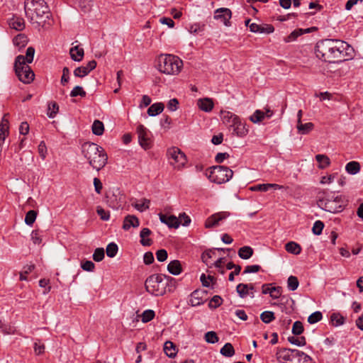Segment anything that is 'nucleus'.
Returning a JSON list of instances; mask_svg holds the SVG:
<instances>
[{
	"label": "nucleus",
	"instance_id": "obj_25",
	"mask_svg": "<svg viewBox=\"0 0 363 363\" xmlns=\"http://www.w3.org/2000/svg\"><path fill=\"white\" fill-rule=\"evenodd\" d=\"M164 351L167 356L174 358L177 352L175 345L171 341H167L164 345Z\"/></svg>",
	"mask_w": 363,
	"mask_h": 363
},
{
	"label": "nucleus",
	"instance_id": "obj_49",
	"mask_svg": "<svg viewBox=\"0 0 363 363\" xmlns=\"http://www.w3.org/2000/svg\"><path fill=\"white\" fill-rule=\"evenodd\" d=\"M303 332V325L301 321L294 322L292 327V333L294 335H299Z\"/></svg>",
	"mask_w": 363,
	"mask_h": 363
},
{
	"label": "nucleus",
	"instance_id": "obj_41",
	"mask_svg": "<svg viewBox=\"0 0 363 363\" xmlns=\"http://www.w3.org/2000/svg\"><path fill=\"white\" fill-rule=\"evenodd\" d=\"M288 341L297 346H304L306 344L305 337L302 336L300 337H296L294 336H290L288 337Z\"/></svg>",
	"mask_w": 363,
	"mask_h": 363
},
{
	"label": "nucleus",
	"instance_id": "obj_16",
	"mask_svg": "<svg viewBox=\"0 0 363 363\" xmlns=\"http://www.w3.org/2000/svg\"><path fill=\"white\" fill-rule=\"evenodd\" d=\"M159 216L160 221L167 225L169 228H177L179 226V219L174 216H166L160 213Z\"/></svg>",
	"mask_w": 363,
	"mask_h": 363
},
{
	"label": "nucleus",
	"instance_id": "obj_27",
	"mask_svg": "<svg viewBox=\"0 0 363 363\" xmlns=\"http://www.w3.org/2000/svg\"><path fill=\"white\" fill-rule=\"evenodd\" d=\"M285 250L291 254L299 255L301 252V247L299 244L290 241L285 245Z\"/></svg>",
	"mask_w": 363,
	"mask_h": 363
},
{
	"label": "nucleus",
	"instance_id": "obj_59",
	"mask_svg": "<svg viewBox=\"0 0 363 363\" xmlns=\"http://www.w3.org/2000/svg\"><path fill=\"white\" fill-rule=\"evenodd\" d=\"M167 252L164 249L159 250L156 252V257L159 262H164L167 259Z\"/></svg>",
	"mask_w": 363,
	"mask_h": 363
},
{
	"label": "nucleus",
	"instance_id": "obj_34",
	"mask_svg": "<svg viewBox=\"0 0 363 363\" xmlns=\"http://www.w3.org/2000/svg\"><path fill=\"white\" fill-rule=\"evenodd\" d=\"M200 280L204 287H209L211 283L212 286L216 283V279L213 276L208 275L206 277L205 274L201 275Z\"/></svg>",
	"mask_w": 363,
	"mask_h": 363
},
{
	"label": "nucleus",
	"instance_id": "obj_38",
	"mask_svg": "<svg viewBox=\"0 0 363 363\" xmlns=\"http://www.w3.org/2000/svg\"><path fill=\"white\" fill-rule=\"evenodd\" d=\"M118 245L114 242L109 243L106 249V252L108 257H114L118 252Z\"/></svg>",
	"mask_w": 363,
	"mask_h": 363
},
{
	"label": "nucleus",
	"instance_id": "obj_37",
	"mask_svg": "<svg viewBox=\"0 0 363 363\" xmlns=\"http://www.w3.org/2000/svg\"><path fill=\"white\" fill-rule=\"evenodd\" d=\"M330 320L334 326H340L345 323V318L340 313H333L330 316Z\"/></svg>",
	"mask_w": 363,
	"mask_h": 363
},
{
	"label": "nucleus",
	"instance_id": "obj_32",
	"mask_svg": "<svg viewBox=\"0 0 363 363\" xmlns=\"http://www.w3.org/2000/svg\"><path fill=\"white\" fill-rule=\"evenodd\" d=\"M220 354L227 357H231L235 354V350L231 343H225L220 349Z\"/></svg>",
	"mask_w": 363,
	"mask_h": 363
},
{
	"label": "nucleus",
	"instance_id": "obj_19",
	"mask_svg": "<svg viewBox=\"0 0 363 363\" xmlns=\"http://www.w3.org/2000/svg\"><path fill=\"white\" fill-rule=\"evenodd\" d=\"M152 234V231L147 228H144L140 233V243L143 246H150L152 244V240L148 237Z\"/></svg>",
	"mask_w": 363,
	"mask_h": 363
},
{
	"label": "nucleus",
	"instance_id": "obj_30",
	"mask_svg": "<svg viewBox=\"0 0 363 363\" xmlns=\"http://www.w3.org/2000/svg\"><path fill=\"white\" fill-rule=\"evenodd\" d=\"M345 170L350 174H356L360 171V164L356 161L350 162L346 164Z\"/></svg>",
	"mask_w": 363,
	"mask_h": 363
},
{
	"label": "nucleus",
	"instance_id": "obj_53",
	"mask_svg": "<svg viewBox=\"0 0 363 363\" xmlns=\"http://www.w3.org/2000/svg\"><path fill=\"white\" fill-rule=\"evenodd\" d=\"M96 213L102 220H108L110 218L109 211H105L101 206L96 207Z\"/></svg>",
	"mask_w": 363,
	"mask_h": 363
},
{
	"label": "nucleus",
	"instance_id": "obj_63",
	"mask_svg": "<svg viewBox=\"0 0 363 363\" xmlns=\"http://www.w3.org/2000/svg\"><path fill=\"white\" fill-rule=\"evenodd\" d=\"M81 267L84 271L93 272L95 268V264L91 261H86L82 264Z\"/></svg>",
	"mask_w": 363,
	"mask_h": 363
},
{
	"label": "nucleus",
	"instance_id": "obj_31",
	"mask_svg": "<svg viewBox=\"0 0 363 363\" xmlns=\"http://www.w3.org/2000/svg\"><path fill=\"white\" fill-rule=\"evenodd\" d=\"M92 133L96 135H101L104 132V123L99 120H95L91 126Z\"/></svg>",
	"mask_w": 363,
	"mask_h": 363
},
{
	"label": "nucleus",
	"instance_id": "obj_21",
	"mask_svg": "<svg viewBox=\"0 0 363 363\" xmlns=\"http://www.w3.org/2000/svg\"><path fill=\"white\" fill-rule=\"evenodd\" d=\"M9 26L16 30H23L25 28V21L21 17L13 16L9 21Z\"/></svg>",
	"mask_w": 363,
	"mask_h": 363
},
{
	"label": "nucleus",
	"instance_id": "obj_56",
	"mask_svg": "<svg viewBox=\"0 0 363 363\" xmlns=\"http://www.w3.org/2000/svg\"><path fill=\"white\" fill-rule=\"evenodd\" d=\"M89 74V72L86 70L84 66H81L77 67L74 70V75L77 77H84Z\"/></svg>",
	"mask_w": 363,
	"mask_h": 363
},
{
	"label": "nucleus",
	"instance_id": "obj_10",
	"mask_svg": "<svg viewBox=\"0 0 363 363\" xmlns=\"http://www.w3.org/2000/svg\"><path fill=\"white\" fill-rule=\"evenodd\" d=\"M167 155L170 160V164L177 169L183 167L187 162L185 154L177 147L169 148L167 150Z\"/></svg>",
	"mask_w": 363,
	"mask_h": 363
},
{
	"label": "nucleus",
	"instance_id": "obj_26",
	"mask_svg": "<svg viewBox=\"0 0 363 363\" xmlns=\"http://www.w3.org/2000/svg\"><path fill=\"white\" fill-rule=\"evenodd\" d=\"M315 160L318 162V168L320 169H325L330 164V158L325 155H316Z\"/></svg>",
	"mask_w": 363,
	"mask_h": 363
},
{
	"label": "nucleus",
	"instance_id": "obj_45",
	"mask_svg": "<svg viewBox=\"0 0 363 363\" xmlns=\"http://www.w3.org/2000/svg\"><path fill=\"white\" fill-rule=\"evenodd\" d=\"M86 95V91L80 86H74L70 92V96H72V97H76L78 96H80L82 97H85Z\"/></svg>",
	"mask_w": 363,
	"mask_h": 363
},
{
	"label": "nucleus",
	"instance_id": "obj_29",
	"mask_svg": "<svg viewBox=\"0 0 363 363\" xmlns=\"http://www.w3.org/2000/svg\"><path fill=\"white\" fill-rule=\"evenodd\" d=\"M254 250L250 246H244L239 249L238 256L243 259H248L253 255Z\"/></svg>",
	"mask_w": 363,
	"mask_h": 363
},
{
	"label": "nucleus",
	"instance_id": "obj_3",
	"mask_svg": "<svg viewBox=\"0 0 363 363\" xmlns=\"http://www.w3.org/2000/svg\"><path fill=\"white\" fill-rule=\"evenodd\" d=\"M82 154L89 164L97 172L102 169L108 162V155L105 150L100 145L90 142L82 144Z\"/></svg>",
	"mask_w": 363,
	"mask_h": 363
},
{
	"label": "nucleus",
	"instance_id": "obj_40",
	"mask_svg": "<svg viewBox=\"0 0 363 363\" xmlns=\"http://www.w3.org/2000/svg\"><path fill=\"white\" fill-rule=\"evenodd\" d=\"M299 285L298 280L296 277L290 276L287 280V286L290 291H295Z\"/></svg>",
	"mask_w": 363,
	"mask_h": 363
},
{
	"label": "nucleus",
	"instance_id": "obj_61",
	"mask_svg": "<svg viewBox=\"0 0 363 363\" xmlns=\"http://www.w3.org/2000/svg\"><path fill=\"white\" fill-rule=\"evenodd\" d=\"M259 265H248L245 267V270L243 272L244 274H250V273H256L259 271L260 269Z\"/></svg>",
	"mask_w": 363,
	"mask_h": 363
},
{
	"label": "nucleus",
	"instance_id": "obj_1",
	"mask_svg": "<svg viewBox=\"0 0 363 363\" xmlns=\"http://www.w3.org/2000/svg\"><path fill=\"white\" fill-rule=\"evenodd\" d=\"M351 47L340 40L325 39L315 46L316 57L324 62L337 63L346 60L347 50Z\"/></svg>",
	"mask_w": 363,
	"mask_h": 363
},
{
	"label": "nucleus",
	"instance_id": "obj_43",
	"mask_svg": "<svg viewBox=\"0 0 363 363\" xmlns=\"http://www.w3.org/2000/svg\"><path fill=\"white\" fill-rule=\"evenodd\" d=\"M236 290L239 296L241 298H244L248 294L249 285L245 284H239L236 287Z\"/></svg>",
	"mask_w": 363,
	"mask_h": 363
},
{
	"label": "nucleus",
	"instance_id": "obj_48",
	"mask_svg": "<svg viewBox=\"0 0 363 363\" xmlns=\"http://www.w3.org/2000/svg\"><path fill=\"white\" fill-rule=\"evenodd\" d=\"M155 311L152 310H145L142 314V321L143 323H147L152 320L155 317Z\"/></svg>",
	"mask_w": 363,
	"mask_h": 363
},
{
	"label": "nucleus",
	"instance_id": "obj_33",
	"mask_svg": "<svg viewBox=\"0 0 363 363\" xmlns=\"http://www.w3.org/2000/svg\"><path fill=\"white\" fill-rule=\"evenodd\" d=\"M58 111L59 106L55 101H51L48 104L47 115L49 118H55Z\"/></svg>",
	"mask_w": 363,
	"mask_h": 363
},
{
	"label": "nucleus",
	"instance_id": "obj_51",
	"mask_svg": "<svg viewBox=\"0 0 363 363\" xmlns=\"http://www.w3.org/2000/svg\"><path fill=\"white\" fill-rule=\"evenodd\" d=\"M324 223L321 220H316L313 224L312 231L315 235H319L322 233Z\"/></svg>",
	"mask_w": 363,
	"mask_h": 363
},
{
	"label": "nucleus",
	"instance_id": "obj_4",
	"mask_svg": "<svg viewBox=\"0 0 363 363\" xmlns=\"http://www.w3.org/2000/svg\"><path fill=\"white\" fill-rule=\"evenodd\" d=\"M182 67V60L176 55L161 54L157 58L158 70L165 74L177 75Z\"/></svg>",
	"mask_w": 363,
	"mask_h": 363
},
{
	"label": "nucleus",
	"instance_id": "obj_64",
	"mask_svg": "<svg viewBox=\"0 0 363 363\" xmlns=\"http://www.w3.org/2000/svg\"><path fill=\"white\" fill-rule=\"evenodd\" d=\"M29 125L27 122H22L19 126V133L21 135H26L29 133Z\"/></svg>",
	"mask_w": 363,
	"mask_h": 363
},
{
	"label": "nucleus",
	"instance_id": "obj_12",
	"mask_svg": "<svg viewBox=\"0 0 363 363\" xmlns=\"http://www.w3.org/2000/svg\"><path fill=\"white\" fill-rule=\"evenodd\" d=\"M137 133L140 145L145 149L147 150L151 147V139L150 137V131L142 124L137 127Z\"/></svg>",
	"mask_w": 363,
	"mask_h": 363
},
{
	"label": "nucleus",
	"instance_id": "obj_54",
	"mask_svg": "<svg viewBox=\"0 0 363 363\" xmlns=\"http://www.w3.org/2000/svg\"><path fill=\"white\" fill-rule=\"evenodd\" d=\"M303 34V30L302 29H297V30H294L293 32L291 33V34L289 35H288L286 38H285V42L286 43H289V42H291V41H294L295 40L298 36H300L301 35Z\"/></svg>",
	"mask_w": 363,
	"mask_h": 363
},
{
	"label": "nucleus",
	"instance_id": "obj_44",
	"mask_svg": "<svg viewBox=\"0 0 363 363\" xmlns=\"http://www.w3.org/2000/svg\"><path fill=\"white\" fill-rule=\"evenodd\" d=\"M323 318L322 313L320 311H315L311 314L308 318V322L310 324H314L321 320Z\"/></svg>",
	"mask_w": 363,
	"mask_h": 363
},
{
	"label": "nucleus",
	"instance_id": "obj_42",
	"mask_svg": "<svg viewBox=\"0 0 363 363\" xmlns=\"http://www.w3.org/2000/svg\"><path fill=\"white\" fill-rule=\"evenodd\" d=\"M37 217V212L33 210L29 211L25 217V223L28 225H31L35 222Z\"/></svg>",
	"mask_w": 363,
	"mask_h": 363
},
{
	"label": "nucleus",
	"instance_id": "obj_13",
	"mask_svg": "<svg viewBox=\"0 0 363 363\" xmlns=\"http://www.w3.org/2000/svg\"><path fill=\"white\" fill-rule=\"evenodd\" d=\"M230 216V213L227 211H221L214 213L209 216L205 221L206 228H212L217 226L220 221L227 218Z\"/></svg>",
	"mask_w": 363,
	"mask_h": 363
},
{
	"label": "nucleus",
	"instance_id": "obj_18",
	"mask_svg": "<svg viewBox=\"0 0 363 363\" xmlns=\"http://www.w3.org/2000/svg\"><path fill=\"white\" fill-rule=\"evenodd\" d=\"M197 105L201 110L205 112H210L214 106L213 100L209 98L199 99Z\"/></svg>",
	"mask_w": 363,
	"mask_h": 363
},
{
	"label": "nucleus",
	"instance_id": "obj_7",
	"mask_svg": "<svg viewBox=\"0 0 363 363\" xmlns=\"http://www.w3.org/2000/svg\"><path fill=\"white\" fill-rule=\"evenodd\" d=\"M165 275L152 274L145 282L146 291L154 296H162L166 292L167 283L164 281Z\"/></svg>",
	"mask_w": 363,
	"mask_h": 363
},
{
	"label": "nucleus",
	"instance_id": "obj_17",
	"mask_svg": "<svg viewBox=\"0 0 363 363\" xmlns=\"http://www.w3.org/2000/svg\"><path fill=\"white\" fill-rule=\"evenodd\" d=\"M140 222L138 218L133 215L127 216L123 220V229L125 230H129L131 227L137 228L139 226Z\"/></svg>",
	"mask_w": 363,
	"mask_h": 363
},
{
	"label": "nucleus",
	"instance_id": "obj_15",
	"mask_svg": "<svg viewBox=\"0 0 363 363\" xmlns=\"http://www.w3.org/2000/svg\"><path fill=\"white\" fill-rule=\"evenodd\" d=\"M231 16L232 13L229 9L220 8L216 11L214 18L218 20H221L225 26H230Z\"/></svg>",
	"mask_w": 363,
	"mask_h": 363
},
{
	"label": "nucleus",
	"instance_id": "obj_24",
	"mask_svg": "<svg viewBox=\"0 0 363 363\" xmlns=\"http://www.w3.org/2000/svg\"><path fill=\"white\" fill-rule=\"evenodd\" d=\"M164 105L162 103H155L152 104L147 109V114L150 116H155L163 111Z\"/></svg>",
	"mask_w": 363,
	"mask_h": 363
},
{
	"label": "nucleus",
	"instance_id": "obj_46",
	"mask_svg": "<svg viewBox=\"0 0 363 363\" xmlns=\"http://www.w3.org/2000/svg\"><path fill=\"white\" fill-rule=\"evenodd\" d=\"M205 340L208 343L213 344L218 342V337L215 332L209 331L205 334Z\"/></svg>",
	"mask_w": 363,
	"mask_h": 363
},
{
	"label": "nucleus",
	"instance_id": "obj_14",
	"mask_svg": "<svg viewBox=\"0 0 363 363\" xmlns=\"http://www.w3.org/2000/svg\"><path fill=\"white\" fill-rule=\"evenodd\" d=\"M207 292L203 290H195L191 295L189 298V304L191 306H198L203 304L205 301V296Z\"/></svg>",
	"mask_w": 363,
	"mask_h": 363
},
{
	"label": "nucleus",
	"instance_id": "obj_5",
	"mask_svg": "<svg viewBox=\"0 0 363 363\" xmlns=\"http://www.w3.org/2000/svg\"><path fill=\"white\" fill-rule=\"evenodd\" d=\"M317 198L318 206L325 211L336 213L343 209L344 202L341 196H335L332 193L321 191L318 193Z\"/></svg>",
	"mask_w": 363,
	"mask_h": 363
},
{
	"label": "nucleus",
	"instance_id": "obj_62",
	"mask_svg": "<svg viewBox=\"0 0 363 363\" xmlns=\"http://www.w3.org/2000/svg\"><path fill=\"white\" fill-rule=\"evenodd\" d=\"M250 189L252 191H268V184H260L252 186L250 188Z\"/></svg>",
	"mask_w": 363,
	"mask_h": 363
},
{
	"label": "nucleus",
	"instance_id": "obj_39",
	"mask_svg": "<svg viewBox=\"0 0 363 363\" xmlns=\"http://www.w3.org/2000/svg\"><path fill=\"white\" fill-rule=\"evenodd\" d=\"M264 118V113L260 110H256L254 113L250 117V120L254 123H257L261 122Z\"/></svg>",
	"mask_w": 363,
	"mask_h": 363
},
{
	"label": "nucleus",
	"instance_id": "obj_58",
	"mask_svg": "<svg viewBox=\"0 0 363 363\" xmlns=\"http://www.w3.org/2000/svg\"><path fill=\"white\" fill-rule=\"evenodd\" d=\"M69 79V69L67 67H65L62 69V76L61 77V84L65 86Z\"/></svg>",
	"mask_w": 363,
	"mask_h": 363
},
{
	"label": "nucleus",
	"instance_id": "obj_50",
	"mask_svg": "<svg viewBox=\"0 0 363 363\" xmlns=\"http://www.w3.org/2000/svg\"><path fill=\"white\" fill-rule=\"evenodd\" d=\"M104 258V250L102 247L96 248L93 254V259L95 262H101Z\"/></svg>",
	"mask_w": 363,
	"mask_h": 363
},
{
	"label": "nucleus",
	"instance_id": "obj_9",
	"mask_svg": "<svg viewBox=\"0 0 363 363\" xmlns=\"http://www.w3.org/2000/svg\"><path fill=\"white\" fill-rule=\"evenodd\" d=\"M209 180L216 184H223L228 182L233 175V172L225 166H215L211 168L207 174Z\"/></svg>",
	"mask_w": 363,
	"mask_h": 363
},
{
	"label": "nucleus",
	"instance_id": "obj_11",
	"mask_svg": "<svg viewBox=\"0 0 363 363\" xmlns=\"http://www.w3.org/2000/svg\"><path fill=\"white\" fill-rule=\"evenodd\" d=\"M304 354L303 352L294 349L282 348L277 351L276 355L279 361L293 362L295 359H300Z\"/></svg>",
	"mask_w": 363,
	"mask_h": 363
},
{
	"label": "nucleus",
	"instance_id": "obj_52",
	"mask_svg": "<svg viewBox=\"0 0 363 363\" xmlns=\"http://www.w3.org/2000/svg\"><path fill=\"white\" fill-rule=\"evenodd\" d=\"M215 255L214 250H207L201 255V259L206 265H208V260Z\"/></svg>",
	"mask_w": 363,
	"mask_h": 363
},
{
	"label": "nucleus",
	"instance_id": "obj_8",
	"mask_svg": "<svg viewBox=\"0 0 363 363\" xmlns=\"http://www.w3.org/2000/svg\"><path fill=\"white\" fill-rule=\"evenodd\" d=\"M14 69L18 79L24 84H29L34 79V72L30 67L26 64L23 55L16 57L14 62Z\"/></svg>",
	"mask_w": 363,
	"mask_h": 363
},
{
	"label": "nucleus",
	"instance_id": "obj_22",
	"mask_svg": "<svg viewBox=\"0 0 363 363\" xmlns=\"http://www.w3.org/2000/svg\"><path fill=\"white\" fill-rule=\"evenodd\" d=\"M69 54L72 60L80 62L84 57V49L76 45L70 49Z\"/></svg>",
	"mask_w": 363,
	"mask_h": 363
},
{
	"label": "nucleus",
	"instance_id": "obj_55",
	"mask_svg": "<svg viewBox=\"0 0 363 363\" xmlns=\"http://www.w3.org/2000/svg\"><path fill=\"white\" fill-rule=\"evenodd\" d=\"M35 55V48L33 47H28L26 52V63H31L33 60Z\"/></svg>",
	"mask_w": 363,
	"mask_h": 363
},
{
	"label": "nucleus",
	"instance_id": "obj_60",
	"mask_svg": "<svg viewBox=\"0 0 363 363\" xmlns=\"http://www.w3.org/2000/svg\"><path fill=\"white\" fill-rule=\"evenodd\" d=\"M179 107V101L177 99H172L167 104V108L170 111H175Z\"/></svg>",
	"mask_w": 363,
	"mask_h": 363
},
{
	"label": "nucleus",
	"instance_id": "obj_36",
	"mask_svg": "<svg viewBox=\"0 0 363 363\" xmlns=\"http://www.w3.org/2000/svg\"><path fill=\"white\" fill-rule=\"evenodd\" d=\"M260 319L264 323H269L275 319L274 313L269 311H264L260 315Z\"/></svg>",
	"mask_w": 363,
	"mask_h": 363
},
{
	"label": "nucleus",
	"instance_id": "obj_35",
	"mask_svg": "<svg viewBox=\"0 0 363 363\" xmlns=\"http://www.w3.org/2000/svg\"><path fill=\"white\" fill-rule=\"evenodd\" d=\"M13 42L16 46L24 47L28 43V38L24 34H18L13 38Z\"/></svg>",
	"mask_w": 363,
	"mask_h": 363
},
{
	"label": "nucleus",
	"instance_id": "obj_28",
	"mask_svg": "<svg viewBox=\"0 0 363 363\" xmlns=\"http://www.w3.org/2000/svg\"><path fill=\"white\" fill-rule=\"evenodd\" d=\"M296 128L300 134L306 135L313 129L314 125L311 122H308L304 124L300 122L297 123Z\"/></svg>",
	"mask_w": 363,
	"mask_h": 363
},
{
	"label": "nucleus",
	"instance_id": "obj_20",
	"mask_svg": "<svg viewBox=\"0 0 363 363\" xmlns=\"http://www.w3.org/2000/svg\"><path fill=\"white\" fill-rule=\"evenodd\" d=\"M168 272L173 275H179L182 272V267L180 261L174 259L167 265Z\"/></svg>",
	"mask_w": 363,
	"mask_h": 363
},
{
	"label": "nucleus",
	"instance_id": "obj_47",
	"mask_svg": "<svg viewBox=\"0 0 363 363\" xmlns=\"http://www.w3.org/2000/svg\"><path fill=\"white\" fill-rule=\"evenodd\" d=\"M223 299L220 296L216 295L211 299L208 306L211 308H216L222 304Z\"/></svg>",
	"mask_w": 363,
	"mask_h": 363
},
{
	"label": "nucleus",
	"instance_id": "obj_6",
	"mask_svg": "<svg viewBox=\"0 0 363 363\" xmlns=\"http://www.w3.org/2000/svg\"><path fill=\"white\" fill-rule=\"evenodd\" d=\"M222 120L225 125L233 130V135L242 138L248 133L247 124L242 122L237 115L230 111H225L223 113Z\"/></svg>",
	"mask_w": 363,
	"mask_h": 363
},
{
	"label": "nucleus",
	"instance_id": "obj_23",
	"mask_svg": "<svg viewBox=\"0 0 363 363\" xmlns=\"http://www.w3.org/2000/svg\"><path fill=\"white\" fill-rule=\"evenodd\" d=\"M150 200L147 199H142L140 201L135 200L132 203V206L140 212H143L150 208Z\"/></svg>",
	"mask_w": 363,
	"mask_h": 363
},
{
	"label": "nucleus",
	"instance_id": "obj_57",
	"mask_svg": "<svg viewBox=\"0 0 363 363\" xmlns=\"http://www.w3.org/2000/svg\"><path fill=\"white\" fill-rule=\"evenodd\" d=\"M177 218L179 219V225L182 224L184 226H187L191 223L190 217L185 213L180 214Z\"/></svg>",
	"mask_w": 363,
	"mask_h": 363
},
{
	"label": "nucleus",
	"instance_id": "obj_2",
	"mask_svg": "<svg viewBox=\"0 0 363 363\" xmlns=\"http://www.w3.org/2000/svg\"><path fill=\"white\" fill-rule=\"evenodd\" d=\"M24 9L26 17L38 26H44L51 16L50 9L44 0H26Z\"/></svg>",
	"mask_w": 363,
	"mask_h": 363
}]
</instances>
